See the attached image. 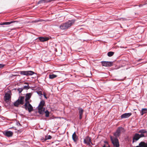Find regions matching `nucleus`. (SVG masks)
Returning a JSON list of instances; mask_svg holds the SVG:
<instances>
[{"mask_svg":"<svg viewBox=\"0 0 147 147\" xmlns=\"http://www.w3.org/2000/svg\"><path fill=\"white\" fill-rule=\"evenodd\" d=\"M84 143L87 144L88 145H90V144H92L91 142V140L89 136L86 137L85 139H84Z\"/></svg>","mask_w":147,"mask_h":147,"instance_id":"7","label":"nucleus"},{"mask_svg":"<svg viewBox=\"0 0 147 147\" xmlns=\"http://www.w3.org/2000/svg\"><path fill=\"white\" fill-rule=\"evenodd\" d=\"M74 22L75 20H69L67 22L61 24L59 26V28L62 30L67 29L73 25Z\"/></svg>","mask_w":147,"mask_h":147,"instance_id":"1","label":"nucleus"},{"mask_svg":"<svg viewBox=\"0 0 147 147\" xmlns=\"http://www.w3.org/2000/svg\"><path fill=\"white\" fill-rule=\"evenodd\" d=\"M16 21H12L9 22H4L1 23L0 24V25H9L10 24L12 23L16 22Z\"/></svg>","mask_w":147,"mask_h":147,"instance_id":"19","label":"nucleus"},{"mask_svg":"<svg viewBox=\"0 0 147 147\" xmlns=\"http://www.w3.org/2000/svg\"><path fill=\"white\" fill-rule=\"evenodd\" d=\"M72 138L73 140L75 142H76L78 140V137L76 134V132H74L72 135Z\"/></svg>","mask_w":147,"mask_h":147,"instance_id":"12","label":"nucleus"},{"mask_svg":"<svg viewBox=\"0 0 147 147\" xmlns=\"http://www.w3.org/2000/svg\"><path fill=\"white\" fill-rule=\"evenodd\" d=\"M147 4V1H146V3L143 5ZM143 6V5L140 4L139 5V7H142Z\"/></svg>","mask_w":147,"mask_h":147,"instance_id":"33","label":"nucleus"},{"mask_svg":"<svg viewBox=\"0 0 147 147\" xmlns=\"http://www.w3.org/2000/svg\"><path fill=\"white\" fill-rule=\"evenodd\" d=\"M39 39L42 42L47 41L49 39V38L48 37H39Z\"/></svg>","mask_w":147,"mask_h":147,"instance_id":"16","label":"nucleus"},{"mask_svg":"<svg viewBox=\"0 0 147 147\" xmlns=\"http://www.w3.org/2000/svg\"><path fill=\"white\" fill-rule=\"evenodd\" d=\"M20 73L22 75H26L27 76V71H22L20 72Z\"/></svg>","mask_w":147,"mask_h":147,"instance_id":"27","label":"nucleus"},{"mask_svg":"<svg viewBox=\"0 0 147 147\" xmlns=\"http://www.w3.org/2000/svg\"><path fill=\"white\" fill-rule=\"evenodd\" d=\"M135 147H143V146H141V145H140V144H139V146H137Z\"/></svg>","mask_w":147,"mask_h":147,"instance_id":"35","label":"nucleus"},{"mask_svg":"<svg viewBox=\"0 0 147 147\" xmlns=\"http://www.w3.org/2000/svg\"><path fill=\"white\" fill-rule=\"evenodd\" d=\"M111 139L112 141V142L114 147H119V140L117 138H112V136H111Z\"/></svg>","mask_w":147,"mask_h":147,"instance_id":"4","label":"nucleus"},{"mask_svg":"<svg viewBox=\"0 0 147 147\" xmlns=\"http://www.w3.org/2000/svg\"><path fill=\"white\" fill-rule=\"evenodd\" d=\"M78 110H79L78 113L79 114V119H81L82 118L84 110L82 108H79Z\"/></svg>","mask_w":147,"mask_h":147,"instance_id":"11","label":"nucleus"},{"mask_svg":"<svg viewBox=\"0 0 147 147\" xmlns=\"http://www.w3.org/2000/svg\"><path fill=\"white\" fill-rule=\"evenodd\" d=\"M38 112L40 114H43L45 112V108H38Z\"/></svg>","mask_w":147,"mask_h":147,"instance_id":"17","label":"nucleus"},{"mask_svg":"<svg viewBox=\"0 0 147 147\" xmlns=\"http://www.w3.org/2000/svg\"><path fill=\"white\" fill-rule=\"evenodd\" d=\"M114 52L112 51H110L108 53L107 55L109 57H111L114 55Z\"/></svg>","mask_w":147,"mask_h":147,"instance_id":"26","label":"nucleus"},{"mask_svg":"<svg viewBox=\"0 0 147 147\" xmlns=\"http://www.w3.org/2000/svg\"><path fill=\"white\" fill-rule=\"evenodd\" d=\"M5 66L4 65L0 64V68L3 67Z\"/></svg>","mask_w":147,"mask_h":147,"instance_id":"34","label":"nucleus"},{"mask_svg":"<svg viewBox=\"0 0 147 147\" xmlns=\"http://www.w3.org/2000/svg\"><path fill=\"white\" fill-rule=\"evenodd\" d=\"M24 96H21L19 97L18 100H19V102L20 104L23 105L24 103Z\"/></svg>","mask_w":147,"mask_h":147,"instance_id":"14","label":"nucleus"},{"mask_svg":"<svg viewBox=\"0 0 147 147\" xmlns=\"http://www.w3.org/2000/svg\"><path fill=\"white\" fill-rule=\"evenodd\" d=\"M140 145L143 147H147V142L145 143L144 142H142L140 143Z\"/></svg>","mask_w":147,"mask_h":147,"instance_id":"23","label":"nucleus"},{"mask_svg":"<svg viewBox=\"0 0 147 147\" xmlns=\"http://www.w3.org/2000/svg\"><path fill=\"white\" fill-rule=\"evenodd\" d=\"M102 147H109V146H106L105 145H104V146Z\"/></svg>","mask_w":147,"mask_h":147,"instance_id":"37","label":"nucleus"},{"mask_svg":"<svg viewBox=\"0 0 147 147\" xmlns=\"http://www.w3.org/2000/svg\"><path fill=\"white\" fill-rule=\"evenodd\" d=\"M102 66L106 67H111L113 65V62L110 61H102Z\"/></svg>","mask_w":147,"mask_h":147,"instance_id":"6","label":"nucleus"},{"mask_svg":"<svg viewBox=\"0 0 147 147\" xmlns=\"http://www.w3.org/2000/svg\"><path fill=\"white\" fill-rule=\"evenodd\" d=\"M37 94H38L40 95V96L42 95V92L41 91H39L38 92H37Z\"/></svg>","mask_w":147,"mask_h":147,"instance_id":"32","label":"nucleus"},{"mask_svg":"<svg viewBox=\"0 0 147 147\" xmlns=\"http://www.w3.org/2000/svg\"><path fill=\"white\" fill-rule=\"evenodd\" d=\"M30 87L28 85L27 86H24L23 88V89H28Z\"/></svg>","mask_w":147,"mask_h":147,"instance_id":"30","label":"nucleus"},{"mask_svg":"<svg viewBox=\"0 0 147 147\" xmlns=\"http://www.w3.org/2000/svg\"><path fill=\"white\" fill-rule=\"evenodd\" d=\"M45 104V101L42 100L40 101L38 107V108H43V107Z\"/></svg>","mask_w":147,"mask_h":147,"instance_id":"15","label":"nucleus"},{"mask_svg":"<svg viewBox=\"0 0 147 147\" xmlns=\"http://www.w3.org/2000/svg\"><path fill=\"white\" fill-rule=\"evenodd\" d=\"M18 125H20V123H18Z\"/></svg>","mask_w":147,"mask_h":147,"instance_id":"39","label":"nucleus"},{"mask_svg":"<svg viewBox=\"0 0 147 147\" xmlns=\"http://www.w3.org/2000/svg\"><path fill=\"white\" fill-rule=\"evenodd\" d=\"M54 0H41L38 1V4H39L42 2H44V3H48Z\"/></svg>","mask_w":147,"mask_h":147,"instance_id":"20","label":"nucleus"},{"mask_svg":"<svg viewBox=\"0 0 147 147\" xmlns=\"http://www.w3.org/2000/svg\"><path fill=\"white\" fill-rule=\"evenodd\" d=\"M131 115V113H125L121 116V119L127 118L129 117Z\"/></svg>","mask_w":147,"mask_h":147,"instance_id":"9","label":"nucleus"},{"mask_svg":"<svg viewBox=\"0 0 147 147\" xmlns=\"http://www.w3.org/2000/svg\"><path fill=\"white\" fill-rule=\"evenodd\" d=\"M25 84H28V83H26Z\"/></svg>","mask_w":147,"mask_h":147,"instance_id":"40","label":"nucleus"},{"mask_svg":"<svg viewBox=\"0 0 147 147\" xmlns=\"http://www.w3.org/2000/svg\"><path fill=\"white\" fill-rule=\"evenodd\" d=\"M123 20H126L127 19L125 18H122Z\"/></svg>","mask_w":147,"mask_h":147,"instance_id":"36","label":"nucleus"},{"mask_svg":"<svg viewBox=\"0 0 147 147\" xmlns=\"http://www.w3.org/2000/svg\"><path fill=\"white\" fill-rule=\"evenodd\" d=\"M45 116L46 117H48L49 116V112L47 110L45 111Z\"/></svg>","mask_w":147,"mask_h":147,"instance_id":"28","label":"nucleus"},{"mask_svg":"<svg viewBox=\"0 0 147 147\" xmlns=\"http://www.w3.org/2000/svg\"><path fill=\"white\" fill-rule=\"evenodd\" d=\"M51 136L50 135H49L45 137V140H48L51 139Z\"/></svg>","mask_w":147,"mask_h":147,"instance_id":"29","label":"nucleus"},{"mask_svg":"<svg viewBox=\"0 0 147 147\" xmlns=\"http://www.w3.org/2000/svg\"><path fill=\"white\" fill-rule=\"evenodd\" d=\"M32 96L31 93H28L26 94L25 100L26 102H29V100L30 98Z\"/></svg>","mask_w":147,"mask_h":147,"instance_id":"13","label":"nucleus"},{"mask_svg":"<svg viewBox=\"0 0 147 147\" xmlns=\"http://www.w3.org/2000/svg\"><path fill=\"white\" fill-rule=\"evenodd\" d=\"M18 90L19 92V93H20L22 92V91L23 90V88H19L18 89Z\"/></svg>","mask_w":147,"mask_h":147,"instance_id":"31","label":"nucleus"},{"mask_svg":"<svg viewBox=\"0 0 147 147\" xmlns=\"http://www.w3.org/2000/svg\"><path fill=\"white\" fill-rule=\"evenodd\" d=\"M139 133H140V134L144 136V137H145L144 135V134L146 133H147V131L145 129H140L138 132Z\"/></svg>","mask_w":147,"mask_h":147,"instance_id":"18","label":"nucleus"},{"mask_svg":"<svg viewBox=\"0 0 147 147\" xmlns=\"http://www.w3.org/2000/svg\"><path fill=\"white\" fill-rule=\"evenodd\" d=\"M57 75L55 74H50L49 75V78L51 79H53L57 77Z\"/></svg>","mask_w":147,"mask_h":147,"instance_id":"24","label":"nucleus"},{"mask_svg":"<svg viewBox=\"0 0 147 147\" xmlns=\"http://www.w3.org/2000/svg\"><path fill=\"white\" fill-rule=\"evenodd\" d=\"M19 100H16L15 102L14 103L13 105L14 106L16 107H18V106L20 105V102H19Z\"/></svg>","mask_w":147,"mask_h":147,"instance_id":"25","label":"nucleus"},{"mask_svg":"<svg viewBox=\"0 0 147 147\" xmlns=\"http://www.w3.org/2000/svg\"><path fill=\"white\" fill-rule=\"evenodd\" d=\"M44 96L45 97V98H47L45 94H44Z\"/></svg>","mask_w":147,"mask_h":147,"instance_id":"38","label":"nucleus"},{"mask_svg":"<svg viewBox=\"0 0 147 147\" xmlns=\"http://www.w3.org/2000/svg\"><path fill=\"white\" fill-rule=\"evenodd\" d=\"M4 134L8 137H10L12 136L13 132L10 131H7L4 132Z\"/></svg>","mask_w":147,"mask_h":147,"instance_id":"10","label":"nucleus"},{"mask_svg":"<svg viewBox=\"0 0 147 147\" xmlns=\"http://www.w3.org/2000/svg\"><path fill=\"white\" fill-rule=\"evenodd\" d=\"M34 74V72L31 71H27V76L32 75Z\"/></svg>","mask_w":147,"mask_h":147,"instance_id":"22","label":"nucleus"},{"mask_svg":"<svg viewBox=\"0 0 147 147\" xmlns=\"http://www.w3.org/2000/svg\"><path fill=\"white\" fill-rule=\"evenodd\" d=\"M147 113V109L146 108L142 109L140 112V113L141 115H143L144 114Z\"/></svg>","mask_w":147,"mask_h":147,"instance_id":"21","label":"nucleus"},{"mask_svg":"<svg viewBox=\"0 0 147 147\" xmlns=\"http://www.w3.org/2000/svg\"><path fill=\"white\" fill-rule=\"evenodd\" d=\"M24 108L26 110L30 112L33 110V108L32 105L29 103V102H26L24 105Z\"/></svg>","mask_w":147,"mask_h":147,"instance_id":"2","label":"nucleus"},{"mask_svg":"<svg viewBox=\"0 0 147 147\" xmlns=\"http://www.w3.org/2000/svg\"><path fill=\"white\" fill-rule=\"evenodd\" d=\"M11 92L6 93L4 96V100L5 101H9L11 98Z\"/></svg>","mask_w":147,"mask_h":147,"instance_id":"8","label":"nucleus"},{"mask_svg":"<svg viewBox=\"0 0 147 147\" xmlns=\"http://www.w3.org/2000/svg\"><path fill=\"white\" fill-rule=\"evenodd\" d=\"M125 131L124 129L122 127H119L115 132L114 133V135L116 138L118 137L120 135L121 132H124Z\"/></svg>","mask_w":147,"mask_h":147,"instance_id":"3","label":"nucleus"},{"mask_svg":"<svg viewBox=\"0 0 147 147\" xmlns=\"http://www.w3.org/2000/svg\"><path fill=\"white\" fill-rule=\"evenodd\" d=\"M144 137V136L142 134H139L138 133L135 134L133 138L132 143L136 142L141 138Z\"/></svg>","mask_w":147,"mask_h":147,"instance_id":"5","label":"nucleus"}]
</instances>
